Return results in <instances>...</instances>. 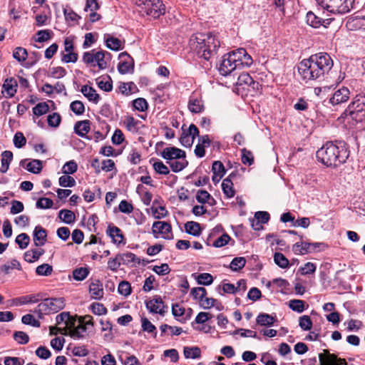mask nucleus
<instances>
[{"instance_id":"1","label":"nucleus","mask_w":365,"mask_h":365,"mask_svg":"<svg viewBox=\"0 0 365 365\" xmlns=\"http://www.w3.org/2000/svg\"><path fill=\"white\" fill-rule=\"evenodd\" d=\"M334 66L331 56L324 52L312 55L298 65V72L306 81L324 78Z\"/></svg>"},{"instance_id":"2","label":"nucleus","mask_w":365,"mask_h":365,"mask_svg":"<svg viewBox=\"0 0 365 365\" xmlns=\"http://www.w3.org/2000/svg\"><path fill=\"white\" fill-rule=\"evenodd\" d=\"M316 157L327 167H337L346 162L349 151L344 142L338 144L328 142L317 151Z\"/></svg>"},{"instance_id":"3","label":"nucleus","mask_w":365,"mask_h":365,"mask_svg":"<svg viewBox=\"0 0 365 365\" xmlns=\"http://www.w3.org/2000/svg\"><path fill=\"white\" fill-rule=\"evenodd\" d=\"M189 44L199 58L206 61L215 55L220 46L219 39L212 33L193 34L190 38Z\"/></svg>"},{"instance_id":"4","label":"nucleus","mask_w":365,"mask_h":365,"mask_svg":"<svg viewBox=\"0 0 365 365\" xmlns=\"http://www.w3.org/2000/svg\"><path fill=\"white\" fill-rule=\"evenodd\" d=\"M252 63V57L245 48H240L222 56L219 71L222 76H227L235 70L249 67Z\"/></svg>"},{"instance_id":"5","label":"nucleus","mask_w":365,"mask_h":365,"mask_svg":"<svg viewBox=\"0 0 365 365\" xmlns=\"http://www.w3.org/2000/svg\"><path fill=\"white\" fill-rule=\"evenodd\" d=\"M141 14L159 18L165 13V6L161 0H133Z\"/></svg>"},{"instance_id":"6","label":"nucleus","mask_w":365,"mask_h":365,"mask_svg":"<svg viewBox=\"0 0 365 365\" xmlns=\"http://www.w3.org/2000/svg\"><path fill=\"white\" fill-rule=\"evenodd\" d=\"M344 113L357 123L365 121V96L356 95Z\"/></svg>"},{"instance_id":"7","label":"nucleus","mask_w":365,"mask_h":365,"mask_svg":"<svg viewBox=\"0 0 365 365\" xmlns=\"http://www.w3.org/2000/svg\"><path fill=\"white\" fill-rule=\"evenodd\" d=\"M43 302L38 304L35 309L39 317L43 314H48L51 312L56 313L63 309L65 307V299L63 297L58 298H43Z\"/></svg>"},{"instance_id":"8","label":"nucleus","mask_w":365,"mask_h":365,"mask_svg":"<svg viewBox=\"0 0 365 365\" xmlns=\"http://www.w3.org/2000/svg\"><path fill=\"white\" fill-rule=\"evenodd\" d=\"M324 9L333 14H346L352 7L354 0H316Z\"/></svg>"},{"instance_id":"9","label":"nucleus","mask_w":365,"mask_h":365,"mask_svg":"<svg viewBox=\"0 0 365 365\" xmlns=\"http://www.w3.org/2000/svg\"><path fill=\"white\" fill-rule=\"evenodd\" d=\"M152 232L157 238V235L161 234L162 237L165 240H172L173 235L172 227L170 223L165 221H156L153 224Z\"/></svg>"},{"instance_id":"10","label":"nucleus","mask_w":365,"mask_h":365,"mask_svg":"<svg viewBox=\"0 0 365 365\" xmlns=\"http://www.w3.org/2000/svg\"><path fill=\"white\" fill-rule=\"evenodd\" d=\"M119 58L120 61L118 65V71L120 74L133 73L134 71V61L132 57L126 52L120 53Z\"/></svg>"},{"instance_id":"11","label":"nucleus","mask_w":365,"mask_h":365,"mask_svg":"<svg viewBox=\"0 0 365 365\" xmlns=\"http://www.w3.org/2000/svg\"><path fill=\"white\" fill-rule=\"evenodd\" d=\"M145 307L151 313L159 314L162 316L165 314L164 302L159 295H155L153 299L145 301Z\"/></svg>"},{"instance_id":"12","label":"nucleus","mask_w":365,"mask_h":365,"mask_svg":"<svg viewBox=\"0 0 365 365\" xmlns=\"http://www.w3.org/2000/svg\"><path fill=\"white\" fill-rule=\"evenodd\" d=\"M350 92L346 87H342L336 91L332 96L329 98V103L333 106H339L346 103L349 98Z\"/></svg>"},{"instance_id":"13","label":"nucleus","mask_w":365,"mask_h":365,"mask_svg":"<svg viewBox=\"0 0 365 365\" xmlns=\"http://www.w3.org/2000/svg\"><path fill=\"white\" fill-rule=\"evenodd\" d=\"M161 156L168 160L185 158V152L175 147H168L163 149Z\"/></svg>"},{"instance_id":"14","label":"nucleus","mask_w":365,"mask_h":365,"mask_svg":"<svg viewBox=\"0 0 365 365\" xmlns=\"http://www.w3.org/2000/svg\"><path fill=\"white\" fill-rule=\"evenodd\" d=\"M33 240L35 246L41 247L44 245L47 241V231L40 225L35 227L33 233Z\"/></svg>"},{"instance_id":"15","label":"nucleus","mask_w":365,"mask_h":365,"mask_svg":"<svg viewBox=\"0 0 365 365\" xmlns=\"http://www.w3.org/2000/svg\"><path fill=\"white\" fill-rule=\"evenodd\" d=\"M44 294L38 293L36 294L24 295L13 299L16 305H23L26 304L36 303L43 299Z\"/></svg>"},{"instance_id":"16","label":"nucleus","mask_w":365,"mask_h":365,"mask_svg":"<svg viewBox=\"0 0 365 365\" xmlns=\"http://www.w3.org/2000/svg\"><path fill=\"white\" fill-rule=\"evenodd\" d=\"M118 259H120L121 264L131 267L140 263V259L135 254L130 252L118 253Z\"/></svg>"},{"instance_id":"17","label":"nucleus","mask_w":365,"mask_h":365,"mask_svg":"<svg viewBox=\"0 0 365 365\" xmlns=\"http://www.w3.org/2000/svg\"><path fill=\"white\" fill-rule=\"evenodd\" d=\"M236 174L232 173L229 175L225 179L223 180L222 183V189L223 193L228 197L231 198L234 197L235 191L233 188V182L232 178L235 177Z\"/></svg>"},{"instance_id":"18","label":"nucleus","mask_w":365,"mask_h":365,"mask_svg":"<svg viewBox=\"0 0 365 365\" xmlns=\"http://www.w3.org/2000/svg\"><path fill=\"white\" fill-rule=\"evenodd\" d=\"M107 234L112 238L113 243L120 245L123 243V235L120 228L113 225H108ZM125 242H123L125 244Z\"/></svg>"},{"instance_id":"19","label":"nucleus","mask_w":365,"mask_h":365,"mask_svg":"<svg viewBox=\"0 0 365 365\" xmlns=\"http://www.w3.org/2000/svg\"><path fill=\"white\" fill-rule=\"evenodd\" d=\"M301 241L294 244L292 250L296 255H307L311 253L310 242L302 240L303 237L301 236Z\"/></svg>"},{"instance_id":"20","label":"nucleus","mask_w":365,"mask_h":365,"mask_svg":"<svg viewBox=\"0 0 365 365\" xmlns=\"http://www.w3.org/2000/svg\"><path fill=\"white\" fill-rule=\"evenodd\" d=\"M89 292L91 297L95 299H100L103 296V285L99 280H96L91 283L89 286Z\"/></svg>"},{"instance_id":"21","label":"nucleus","mask_w":365,"mask_h":365,"mask_svg":"<svg viewBox=\"0 0 365 365\" xmlns=\"http://www.w3.org/2000/svg\"><path fill=\"white\" fill-rule=\"evenodd\" d=\"M90 129V121L88 120L78 121L74 125L75 133L81 137H88L86 134Z\"/></svg>"},{"instance_id":"22","label":"nucleus","mask_w":365,"mask_h":365,"mask_svg":"<svg viewBox=\"0 0 365 365\" xmlns=\"http://www.w3.org/2000/svg\"><path fill=\"white\" fill-rule=\"evenodd\" d=\"M188 108L191 113H200L205 109L203 101L200 98L190 97L188 102Z\"/></svg>"},{"instance_id":"23","label":"nucleus","mask_w":365,"mask_h":365,"mask_svg":"<svg viewBox=\"0 0 365 365\" xmlns=\"http://www.w3.org/2000/svg\"><path fill=\"white\" fill-rule=\"evenodd\" d=\"M81 91L90 101L97 103L100 100V96L93 87L84 85L81 87Z\"/></svg>"},{"instance_id":"24","label":"nucleus","mask_w":365,"mask_h":365,"mask_svg":"<svg viewBox=\"0 0 365 365\" xmlns=\"http://www.w3.org/2000/svg\"><path fill=\"white\" fill-rule=\"evenodd\" d=\"M43 254L44 250L43 249H32L26 251L24 257L27 262L32 263L37 261Z\"/></svg>"},{"instance_id":"25","label":"nucleus","mask_w":365,"mask_h":365,"mask_svg":"<svg viewBox=\"0 0 365 365\" xmlns=\"http://www.w3.org/2000/svg\"><path fill=\"white\" fill-rule=\"evenodd\" d=\"M277 321L276 317H273L266 313L259 314L256 319V322L260 326L271 327Z\"/></svg>"},{"instance_id":"26","label":"nucleus","mask_w":365,"mask_h":365,"mask_svg":"<svg viewBox=\"0 0 365 365\" xmlns=\"http://www.w3.org/2000/svg\"><path fill=\"white\" fill-rule=\"evenodd\" d=\"M183 354L186 359H199L201 356V350L198 346H185Z\"/></svg>"},{"instance_id":"27","label":"nucleus","mask_w":365,"mask_h":365,"mask_svg":"<svg viewBox=\"0 0 365 365\" xmlns=\"http://www.w3.org/2000/svg\"><path fill=\"white\" fill-rule=\"evenodd\" d=\"M58 217L66 224L71 225L76 220V215L73 212L69 210L63 209L58 212Z\"/></svg>"},{"instance_id":"28","label":"nucleus","mask_w":365,"mask_h":365,"mask_svg":"<svg viewBox=\"0 0 365 365\" xmlns=\"http://www.w3.org/2000/svg\"><path fill=\"white\" fill-rule=\"evenodd\" d=\"M16 86L17 82L13 78H7L3 84V88L9 97H13L15 95L16 93Z\"/></svg>"},{"instance_id":"29","label":"nucleus","mask_w":365,"mask_h":365,"mask_svg":"<svg viewBox=\"0 0 365 365\" xmlns=\"http://www.w3.org/2000/svg\"><path fill=\"white\" fill-rule=\"evenodd\" d=\"M87 329L84 324L78 322L75 329L69 332V336L74 339H81L85 337Z\"/></svg>"},{"instance_id":"30","label":"nucleus","mask_w":365,"mask_h":365,"mask_svg":"<svg viewBox=\"0 0 365 365\" xmlns=\"http://www.w3.org/2000/svg\"><path fill=\"white\" fill-rule=\"evenodd\" d=\"M185 229L187 233L193 236H199L201 234L200 225L198 222L190 221L185 224Z\"/></svg>"},{"instance_id":"31","label":"nucleus","mask_w":365,"mask_h":365,"mask_svg":"<svg viewBox=\"0 0 365 365\" xmlns=\"http://www.w3.org/2000/svg\"><path fill=\"white\" fill-rule=\"evenodd\" d=\"M106 47L112 51H119L123 48L122 42L118 38L108 36L105 38Z\"/></svg>"},{"instance_id":"32","label":"nucleus","mask_w":365,"mask_h":365,"mask_svg":"<svg viewBox=\"0 0 365 365\" xmlns=\"http://www.w3.org/2000/svg\"><path fill=\"white\" fill-rule=\"evenodd\" d=\"M141 327L143 331L152 334L154 338L156 337V327L146 317L141 318Z\"/></svg>"},{"instance_id":"33","label":"nucleus","mask_w":365,"mask_h":365,"mask_svg":"<svg viewBox=\"0 0 365 365\" xmlns=\"http://www.w3.org/2000/svg\"><path fill=\"white\" fill-rule=\"evenodd\" d=\"M90 271L87 267H78L73 270L72 275L75 280L83 281L89 274Z\"/></svg>"},{"instance_id":"34","label":"nucleus","mask_w":365,"mask_h":365,"mask_svg":"<svg viewBox=\"0 0 365 365\" xmlns=\"http://www.w3.org/2000/svg\"><path fill=\"white\" fill-rule=\"evenodd\" d=\"M307 24L313 28H319L322 25V19L316 16L313 12L309 11L306 16Z\"/></svg>"},{"instance_id":"35","label":"nucleus","mask_w":365,"mask_h":365,"mask_svg":"<svg viewBox=\"0 0 365 365\" xmlns=\"http://www.w3.org/2000/svg\"><path fill=\"white\" fill-rule=\"evenodd\" d=\"M246 264V259L243 257H235L230 264V268L235 272H237L240 269H242Z\"/></svg>"},{"instance_id":"36","label":"nucleus","mask_w":365,"mask_h":365,"mask_svg":"<svg viewBox=\"0 0 365 365\" xmlns=\"http://www.w3.org/2000/svg\"><path fill=\"white\" fill-rule=\"evenodd\" d=\"M13 57L19 63L25 61L28 57L26 49L23 47H16L13 51Z\"/></svg>"},{"instance_id":"37","label":"nucleus","mask_w":365,"mask_h":365,"mask_svg":"<svg viewBox=\"0 0 365 365\" xmlns=\"http://www.w3.org/2000/svg\"><path fill=\"white\" fill-rule=\"evenodd\" d=\"M274 261L276 264L282 269L289 267V260L282 253L275 252L274 255Z\"/></svg>"},{"instance_id":"38","label":"nucleus","mask_w":365,"mask_h":365,"mask_svg":"<svg viewBox=\"0 0 365 365\" xmlns=\"http://www.w3.org/2000/svg\"><path fill=\"white\" fill-rule=\"evenodd\" d=\"M14 269H16L18 270L21 269L20 262L16 259H13L12 260H11L9 264H4L1 267V272H3L6 274H9L10 271Z\"/></svg>"},{"instance_id":"39","label":"nucleus","mask_w":365,"mask_h":365,"mask_svg":"<svg viewBox=\"0 0 365 365\" xmlns=\"http://www.w3.org/2000/svg\"><path fill=\"white\" fill-rule=\"evenodd\" d=\"M312 324V321L308 315H303L299 318V326L304 331H309Z\"/></svg>"},{"instance_id":"40","label":"nucleus","mask_w":365,"mask_h":365,"mask_svg":"<svg viewBox=\"0 0 365 365\" xmlns=\"http://www.w3.org/2000/svg\"><path fill=\"white\" fill-rule=\"evenodd\" d=\"M26 169L28 171L37 174L39 173L42 170V163L39 160H33L26 165Z\"/></svg>"},{"instance_id":"41","label":"nucleus","mask_w":365,"mask_h":365,"mask_svg":"<svg viewBox=\"0 0 365 365\" xmlns=\"http://www.w3.org/2000/svg\"><path fill=\"white\" fill-rule=\"evenodd\" d=\"M241 160L242 163L245 165H251L254 163V156L250 150L246 148L241 149Z\"/></svg>"},{"instance_id":"42","label":"nucleus","mask_w":365,"mask_h":365,"mask_svg":"<svg viewBox=\"0 0 365 365\" xmlns=\"http://www.w3.org/2000/svg\"><path fill=\"white\" fill-rule=\"evenodd\" d=\"M15 242L20 249L24 250L28 247L30 242V237L26 233H21L16 237Z\"/></svg>"},{"instance_id":"43","label":"nucleus","mask_w":365,"mask_h":365,"mask_svg":"<svg viewBox=\"0 0 365 365\" xmlns=\"http://www.w3.org/2000/svg\"><path fill=\"white\" fill-rule=\"evenodd\" d=\"M196 279L198 284L205 286L210 285L213 282V277L209 273H201Z\"/></svg>"},{"instance_id":"44","label":"nucleus","mask_w":365,"mask_h":365,"mask_svg":"<svg viewBox=\"0 0 365 365\" xmlns=\"http://www.w3.org/2000/svg\"><path fill=\"white\" fill-rule=\"evenodd\" d=\"M140 123V121L138 120H135L133 116H128L125 119V124L127 128V129L129 131L135 132L137 133L138 131V124Z\"/></svg>"},{"instance_id":"45","label":"nucleus","mask_w":365,"mask_h":365,"mask_svg":"<svg viewBox=\"0 0 365 365\" xmlns=\"http://www.w3.org/2000/svg\"><path fill=\"white\" fill-rule=\"evenodd\" d=\"M53 272V267L48 264H43L38 266L36 269V273L40 276H49Z\"/></svg>"},{"instance_id":"46","label":"nucleus","mask_w":365,"mask_h":365,"mask_svg":"<svg viewBox=\"0 0 365 365\" xmlns=\"http://www.w3.org/2000/svg\"><path fill=\"white\" fill-rule=\"evenodd\" d=\"M94 62H96L97 66L100 70H103L107 68L108 64L106 60L104 58V55L103 54V51L95 52Z\"/></svg>"},{"instance_id":"47","label":"nucleus","mask_w":365,"mask_h":365,"mask_svg":"<svg viewBox=\"0 0 365 365\" xmlns=\"http://www.w3.org/2000/svg\"><path fill=\"white\" fill-rule=\"evenodd\" d=\"M78 324V322L76 319L70 315V319L66 322V325L62 327L63 331H61V334L63 335H69V332L73 329H75L76 327Z\"/></svg>"},{"instance_id":"48","label":"nucleus","mask_w":365,"mask_h":365,"mask_svg":"<svg viewBox=\"0 0 365 365\" xmlns=\"http://www.w3.org/2000/svg\"><path fill=\"white\" fill-rule=\"evenodd\" d=\"M305 302L301 299H292L289 302L290 309L298 313H302L304 310Z\"/></svg>"},{"instance_id":"49","label":"nucleus","mask_w":365,"mask_h":365,"mask_svg":"<svg viewBox=\"0 0 365 365\" xmlns=\"http://www.w3.org/2000/svg\"><path fill=\"white\" fill-rule=\"evenodd\" d=\"M78 169V165L74 160H70L65 163L62 168V173L66 175L73 174Z\"/></svg>"},{"instance_id":"50","label":"nucleus","mask_w":365,"mask_h":365,"mask_svg":"<svg viewBox=\"0 0 365 365\" xmlns=\"http://www.w3.org/2000/svg\"><path fill=\"white\" fill-rule=\"evenodd\" d=\"M59 185L63 187H71L75 186L76 180L73 177L65 174L59 178Z\"/></svg>"},{"instance_id":"51","label":"nucleus","mask_w":365,"mask_h":365,"mask_svg":"<svg viewBox=\"0 0 365 365\" xmlns=\"http://www.w3.org/2000/svg\"><path fill=\"white\" fill-rule=\"evenodd\" d=\"M324 354L327 355L326 361L329 364V365H334L336 361L339 362L341 365H347V363L344 359H337L336 356L334 354H329L328 350L324 349Z\"/></svg>"},{"instance_id":"52","label":"nucleus","mask_w":365,"mask_h":365,"mask_svg":"<svg viewBox=\"0 0 365 365\" xmlns=\"http://www.w3.org/2000/svg\"><path fill=\"white\" fill-rule=\"evenodd\" d=\"M23 324L31 325L34 327H40L41 323L38 320L36 319L33 315L30 314H25L21 318Z\"/></svg>"},{"instance_id":"53","label":"nucleus","mask_w":365,"mask_h":365,"mask_svg":"<svg viewBox=\"0 0 365 365\" xmlns=\"http://www.w3.org/2000/svg\"><path fill=\"white\" fill-rule=\"evenodd\" d=\"M118 293L127 297L131 294L130 284L127 281H122L119 283L118 287Z\"/></svg>"},{"instance_id":"54","label":"nucleus","mask_w":365,"mask_h":365,"mask_svg":"<svg viewBox=\"0 0 365 365\" xmlns=\"http://www.w3.org/2000/svg\"><path fill=\"white\" fill-rule=\"evenodd\" d=\"M71 110L78 115H82L85 111L83 103L80 101H74L70 105Z\"/></svg>"},{"instance_id":"55","label":"nucleus","mask_w":365,"mask_h":365,"mask_svg":"<svg viewBox=\"0 0 365 365\" xmlns=\"http://www.w3.org/2000/svg\"><path fill=\"white\" fill-rule=\"evenodd\" d=\"M134 108L138 111H145L148 109V104L145 98H138L133 101Z\"/></svg>"},{"instance_id":"56","label":"nucleus","mask_w":365,"mask_h":365,"mask_svg":"<svg viewBox=\"0 0 365 365\" xmlns=\"http://www.w3.org/2000/svg\"><path fill=\"white\" fill-rule=\"evenodd\" d=\"M14 339L19 344H26L29 341V335L24 331H17L14 333Z\"/></svg>"},{"instance_id":"57","label":"nucleus","mask_w":365,"mask_h":365,"mask_svg":"<svg viewBox=\"0 0 365 365\" xmlns=\"http://www.w3.org/2000/svg\"><path fill=\"white\" fill-rule=\"evenodd\" d=\"M48 105L46 103H39L33 108V113L34 115L40 116L48 111Z\"/></svg>"},{"instance_id":"58","label":"nucleus","mask_w":365,"mask_h":365,"mask_svg":"<svg viewBox=\"0 0 365 365\" xmlns=\"http://www.w3.org/2000/svg\"><path fill=\"white\" fill-rule=\"evenodd\" d=\"M155 171L160 175H168L170 173L169 168L162 162L156 161L153 165Z\"/></svg>"},{"instance_id":"59","label":"nucleus","mask_w":365,"mask_h":365,"mask_svg":"<svg viewBox=\"0 0 365 365\" xmlns=\"http://www.w3.org/2000/svg\"><path fill=\"white\" fill-rule=\"evenodd\" d=\"M107 78H108L107 81H104V79H101V80L98 79L97 84H98V86L99 87V88H101V90L106 91V92H109V91H112L113 85H112V81H111L110 77L108 76Z\"/></svg>"},{"instance_id":"60","label":"nucleus","mask_w":365,"mask_h":365,"mask_svg":"<svg viewBox=\"0 0 365 365\" xmlns=\"http://www.w3.org/2000/svg\"><path fill=\"white\" fill-rule=\"evenodd\" d=\"M53 205V200L47 197H41L36 203V207L40 209H49L52 207Z\"/></svg>"},{"instance_id":"61","label":"nucleus","mask_w":365,"mask_h":365,"mask_svg":"<svg viewBox=\"0 0 365 365\" xmlns=\"http://www.w3.org/2000/svg\"><path fill=\"white\" fill-rule=\"evenodd\" d=\"M212 198L210 194L205 190H199L196 195V200L199 203L205 204Z\"/></svg>"},{"instance_id":"62","label":"nucleus","mask_w":365,"mask_h":365,"mask_svg":"<svg viewBox=\"0 0 365 365\" xmlns=\"http://www.w3.org/2000/svg\"><path fill=\"white\" fill-rule=\"evenodd\" d=\"M61 120V115L58 113H53L48 115L47 118L48 125L53 128H56L59 125Z\"/></svg>"},{"instance_id":"63","label":"nucleus","mask_w":365,"mask_h":365,"mask_svg":"<svg viewBox=\"0 0 365 365\" xmlns=\"http://www.w3.org/2000/svg\"><path fill=\"white\" fill-rule=\"evenodd\" d=\"M255 217L256 219L257 225H259V222H261V224H266L269 220V214L267 212L258 211L255 212Z\"/></svg>"},{"instance_id":"64","label":"nucleus","mask_w":365,"mask_h":365,"mask_svg":"<svg viewBox=\"0 0 365 365\" xmlns=\"http://www.w3.org/2000/svg\"><path fill=\"white\" fill-rule=\"evenodd\" d=\"M26 139L21 132H17L14 137V144L17 148H21L26 145Z\"/></svg>"}]
</instances>
